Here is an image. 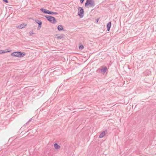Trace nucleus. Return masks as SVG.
<instances>
[{
    "mask_svg": "<svg viewBox=\"0 0 156 156\" xmlns=\"http://www.w3.org/2000/svg\"><path fill=\"white\" fill-rule=\"evenodd\" d=\"M89 5L91 7H93L95 6V2L94 0H87L85 4V6L89 8Z\"/></svg>",
    "mask_w": 156,
    "mask_h": 156,
    "instance_id": "obj_1",
    "label": "nucleus"
},
{
    "mask_svg": "<svg viewBox=\"0 0 156 156\" xmlns=\"http://www.w3.org/2000/svg\"><path fill=\"white\" fill-rule=\"evenodd\" d=\"M11 55L16 57H23L25 55L24 52H21L20 51H17L12 53Z\"/></svg>",
    "mask_w": 156,
    "mask_h": 156,
    "instance_id": "obj_2",
    "label": "nucleus"
},
{
    "mask_svg": "<svg viewBox=\"0 0 156 156\" xmlns=\"http://www.w3.org/2000/svg\"><path fill=\"white\" fill-rule=\"evenodd\" d=\"M45 17L51 23H55L56 22L55 18L53 16H46Z\"/></svg>",
    "mask_w": 156,
    "mask_h": 156,
    "instance_id": "obj_3",
    "label": "nucleus"
},
{
    "mask_svg": "<svg viewBox=\"0 0 156 156\" xmlns=\"http://www.w3.org/2000/svg\"><path fill=\"white\" fill-rule=\"evenodd\" d=\"M78 14L80 18H82L83 16L84 11L82 8L79 7L78 8Z\"/></svg>",
    "mask_w": 156,
    "mask_h": 156,
    "instance_id": "obj_4",
    "label": "nucleus"
},
{
    "mask_svg": "<svg viewBox=\"0 0 156 156\" xmlns=\"http://www.w3.org/2000/svg\"><path fill=\"white\" fill-rule=\"evenodd\" d=\"M27 24H25L24 23H22L21 24L18 25L16 26V28H19V29H22L25 27L26 26Z\"/></svg>",
    "mask_w": 156,
    "mask_h": 156,
    "instance_id": "obj_5",
    "label": "nucleus"
},
{
    "mask_svg": "<svg viewBox=\"0 0 156 156\" xmlns=\"http://www.w3.org/2000/svg\"><path fill=\"white\" fill-rule=\"evenodd\" d=\"M107 130L103 131L99 135V138H102L107 133Z\"/></svg>",
    "mask_w": 156,
    "mask_h": 156,
    "instance_id": "obj_6",
    "label": "nucleus"
},
{
    "mask_svg": "<svg viewBox=\"0 0 156 156\" xmlns=\"http://www.w3.org/2000/svg\"><path fill=\"white\" fill-rule=\"evenodd\" d=\"M143 74L144 76H147L151 74V72L148 69H147L143 73Z\"/></svg>",
    "mask_w": 156,
    "mask_h": 156,
    "instance_id": "obj_7",
    "label": "nucleus"
},
{
    "mask_svg": "<svg viewBox=\"0 0 156 156\" xmlns=\"http://www.w3.org/2000/svg\"><path fill=\"white\" fill-rule=\"evenodd\" d=\"M111 22H110L109 23H108L107 25V31H109L110 28V27H111Z\"/></svg>",
    "mask_w": 156,
    "mask_h": 156,
    "instance_id": "obj_8",
    "label": "nucleus"
},
{
    "mask_svg": "<svg viewBox=\"0 0 156 156\" xmlns=\"http://www.w3.org/2000/svg\"><path fill=\"white\" fill-rule=\"evenodd\" d=\"M100 69V71H101V73H102L104 74L106 72V71L108 69ZM100 71V70H99L98 69L97 70V72H99Z\"/></svg>",
    "mask_w": 156,
    "mask_h": 156,
    "instance_id": "obj_9",
    "label": "nucleus"
},
{
    "mask_svg": "<svg viewBox=\"0 0 156 156\" xmlns=\"http://www.w3.org/2000/svg\"><path fill=\"white\" fill-rule=\"evenodd\" d=\"M57 29L59 31H61L63 30V26L61 25H58L57 27Z\"/></svg>",
    "mask_w": 156,
    "mask_h": 156,
    "instance_id": "obj_10",
    "label": "nucleus"
},
{
    "mask_svg": "<svg viewBox=\"0 0 156 156\" xmlns=\"http://www.w3.org/2000/svg\"><path fill=\"white\" fill-rule=\"evenodd\" d=\"M54 147L56 149H59L60 148V146L57 143H55L54 145Z\"/></svg>",
    "mask_w": 156,
    "mask_h": 156,
    "instance_id": "obj_11",
    "label": "nucleus"
},
{
    "mask_svg": "<svg viewBox=\"0 0 156 156\" xmlns=\"http://www.w3.org/2000/svg\"><path fill=\"white\" fill-rule=\"evenodd\" d=\"M40 10L44 12L45 13H47L48 10L45 9L41 8L40 9Z\"/></svg>",
    "mask_w": 156,
    "mask_h": 156,
    "instance_id": "obj_12",
    "label": "nucleus"
},
{
    "mask_svg": "<svg viewBox=\"0 0 156 156\" xmlns=\"http://www.w3.org/2000/svg\"><path fill=\"white\" fill-rule=\"evenodd\" d=\"M47 14H58V13L56 12H51L48 10V12H47Z\"/></svg>",
    "mask_w": 156,
    "mask_h": 156,
    "instance_id": "obj_13",
    "label": "nucleus"
},
{
    "mask_svg": "<svg viewBox=\"0 0 156 156\" xmlns=\"http://www.w3.org/2000/svg\"><path fill=\"white\" fill-rule=\"evenodd\" d=\"M64 35L63 34H61L60 35L57 37V38L59 39H61L64 38Z\"/></svg>",
    "mask_w": 156,
    "mask_h": 156,
    "instance_id": "obj_14",
    "label": "nucleus"
},
{
    "mask_svg": "<svg viewBox=\"0 0 156 156\" xmlns=\"http://www.w3.org/2000/svg\"><path fill=\"white\" fill-rule=\"evenodd\" d=\"M11 50H9V51H3L2 50H0V54H2L4 53H7L8 52H10L11 51Z\"/></svg>",
    "mask_w": 156,
    "mask_h": 156,
    "instance_id": "obj_15",
    "label": "nucleus"
},
{
    "mask_svg": "<svg viewBox=\"0 0 156 156\" xmlns=\"http://www.w3.org/2000/svg\"><path fill=\"white\" fill-rule=\"evenodd\" d=\"M84 48L82 44H80L79 45V48L80 49L82 50Z\"/></svg>",
    "mask_w": 156,
    "mask_h": 156,
    "instance_id": "obj_16",
    "label": "nucleus"
},
{
    "mask_svg": "<svg viewBox=\"0 0 156 156\" xmlns=\"http://www.w3.org/2000/svg\"><path fill=\"white\" fill-rule=\"evenodd\" d=\"M41 26V22H40L39 23V25H38V27L37 28V30H39L40 29Z\"/></svg>",
    "mask_w": 156,
    "mask_h": 156,
    "instance_id": "obj_17",
    "label": "nucleus"
},
{
    "mask_svg": "<svg viewBox=\"0 0 156 156\" xmlns=\"http://www.w3.org/2000/svg\"><path fill=\"white\" fill-rule=\"evenodd\" d=\"M35 22L36 23H37L38 24V25H39V23L40 22H41V23H42V22L41 20H35Z\"/></svg>",
    "mask_w": 156,
    "mask_h": 156,
    "instance_id": "obj_18",
    "label": "nucleus"
},
{
    "mask_svg": "<svg viewBox=\"0 0 156 156\" xmlns=\"http://www.w3.org/2000/svg\"><path fill=\"white\" fill-rule=\"evenodd\" d=\"M30 34V35L33 34H35L34 33H33V31H30L29 32Z\"/></svg>",
    "mask_w": 156,
    "mask_h": 156,
    "instance_id": "obj_19",
    "label": "nucleus"
},
{
    "mask_svg": "<svg viewBox=\"0 0 156 156\" xmlns=\"http://www.w3.org/2000/svg\"><path fill=\"white\" fill-rule=\"evenodd\" d=\"M3 1L5 2L6 3H8V1L7 0H2Z\"/></svg>",
    "mask_w": 156,
    "mask_h": 156,
    "instance_id": "obj_20",
    "label": "nucleus"
},
{
    "mask_svg": "<svg viewBox=\"0 0 156 156\" xmlns=\"http://www.w3.org/2000/svg\"><path fill=\"white\" fill-rule=\"evenodd\" d=\"M80 2L82 4L83 3L84 0H80Z\"/></svg>",
    "mask_w": 156,
    "mask_h": 156,
    "instance_id": "obj_21",
    "label": "nucleus"
},
{
    "mask_svg": "<svg viewBox=\"0 0 156 156\" xmlns=\"http://www.w3.org/2000/svg\"><path fill=\"white\" fill-rule=\"evenodd\" d=\"M32 120V118H31V119H30L29 120V121H28V122H30V121H31Z\"/></svg>",
    "mask_w": 156,
    "mask_h": 156,
    "instance_id": "obj_22",
    "label": "nucleus"
},
{
    "mask_svg": "<svg viewBox=\"0 0 156 156\" xmlns=\"http://www.w3.org/2000/svg\"><path fill=\"white\" fill-rule=\"evenodd\" d=\"M102 68H105V69H106V68H107V67L106 66H105L104 67H102Z\"/></svg>",
    "mask_w": 156,
    "mask_h": 156,
    "instance_id": "obj_23",
    "label": "nucleus"
},
{
    "mask_svg": "<svg viewBox=\"0 0 156 156\" xmlns=\"http://www.w3.org/2000/svg\"><path fill=\"white\" fill-rule=\"evenodd\" d=\"M29 122H28V121L26 123V125H27L28 123Z\"/></svg>",
    "mask_w": 156,
    "mask_h": 156,
    "instance_id": "obj_24",
    "label": "nucleus"
},
{
    "mask_svg": "<svg viewBox=\"0 0 156 156\" xmlns=\"http://www.w3.org/2000/svg\"><path fill=\"white\" fill-rule=\"evenodd\" d=\"M98 19H97V20H96V22H98Z\"/></svg>",
    "mask_w": 156,
    "mask_h": 156,
    "instance_id": "obj_25",
    "label": "nucleus"
},
{
    "mask_svg": "<svg viewBox=\"0 0 156 156\" xmlns=\"http://www.w3.org/2000/svg\"><path fill=\"white\" fill-rule=\"evenodd\" d=\"M41 70H40V73L41 72Z\"/></svg>",
    "mask_w": 156,
    "mask_h": 156,
    "instance_id": "obj_26",
    "label": "nucleus"
},
{
    "mask_svg": "<svg viewBox=\"0 0 156 156\" xmlns=\"http://www.w3.org/2000/svg\"><path fill=\"white\" fill-rule=\"evenodd\" d=\"M1 47H2V46L1 45H0V48H1Z\"/></svg>",
    "mask_w": 156,
    "mask_h": 156,
    "instance_id": "obj_27",
    "label": "nucleus"
}]
</instances>
